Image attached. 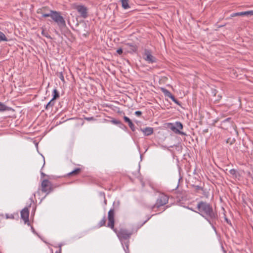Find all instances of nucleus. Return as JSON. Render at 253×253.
<instances>
[{
    "label": "nucleus",
    "mask_w": 253,
    "mask_h": 253,
    "mask_svg": "<svg viewBox=\"0 0 253 253\" xmlns=\"http://www.w3.org/2000/svg\"><path fill=\"white\" fill-rule=\"evenodd\" d=\"M198 211H196L204 217L214 229L213 221L217 218V214L213 211L211 205L205 202H200L197 204Z\"/></svg>",
    "instance_id": "nucleus-1"
},
{
    "label": "nucleus",
    "mask_w": 253,
    "mask_h": 253,
    "mask_svg": "<svg viewBox=\"0 0 253 253\" xmlns=\"http://www.w3.org/2000/svg\"><path fill=\"white\" fill-rule=\"evenodd\" d=\"M114 210L113 209H111L109 210L108 213V222L107 223V226L113 229V231L117 234V236L120 239H128L131 235V233L125 229H121L120 231L118 232L117 229L114 228Z\"/></svg>",
    "instance_id": "nucleus-2"
},
{
    "label": "nucleus",
    "mask_w": 253,
    "mask_h": 253,
    "mask_svg": "<svg viewBox=\"0 0 253 253\" xmlns=\"http://www.w3.org/2000/svg\"><path fill=\"white\" fill-rule=\"evenodd\" d=\"M43 17H50L60 28H64L66 26V22L64 18L60 15L59 12L56 11L50 10L48 14H44Z\"/></svg>",
    "instance_id": "nucleus-3"
},
{
    "label": "nucleus",
    "mask_w": 253,
    "mask_h": 253,
    "mask_svg": "<svg viewBox=\"0 0 253 253\" xmlns=\"http://www.w3.org/2000/svg\"><path fill=\"white\" fill-rule=\"evenodd\" d=\"M168 197L164 194H161L158 198L156 204L152 206L151 208L153 211H156V208L158 209L161 206L165 205L168 203Z\"/></svg>",
    "instance_id": "nucleus-4"
},
{
    "label": "nucleus",
    "mask_w": 253,
    "mask_h": 253,
    "mask_svg": "<svg viewBox=\"0 0 253 253\" xmlns=\"http://www.w3.org/2000/svg\"><path fill=\"white\" fill-rule=\"evenodd\" d=\"M41 187L42 192L47 194L49 193L53 190L51 182L47 179H44L42 181Z\"/></svg>",
    "instance_id": "nucleus-5"
},
{
    "label": "nucleus",
    "mask_w": 253,
    "mask_h": 253,
    "mask_svg": "<svg viewBox=\"0 0 253 253\" xmlns=\"http://www.w3.org/2000/svg\"><path fill=\"white\" fill-rule=\"evenodd\" d=\"M143 59L148 63L156 62V58L152 55L151 51L149 49L144 50Z\"/></svg>",
    "instance_id": "nucleus-6"
},
{
    "label": "nucleus",
    "mask_w": 253,
    "mask_h": 253,
    "mask_svg": "<svg viewBox=\"0 0 253 253\" xmlns=\"http://www.w3.org/2000/svg\"><path fill=\"white\" fill-rule=\"evenodd\" d=\"M75 9L79 13L81 16L84 18H86L88 16L87 8L83 5H76Z\"/></svg>",
    "instance_id": "nucleus-7"
},
{
    "label": "nucleus",
    "mask_w": 253,
    "mask_h": 253,
    "mask_svg": "<svg viewBox=\"0 0 253 253\" xmlns=\"http://www.w3.org/2000/svg\"><path fill=\"white\" fill-rule=\"evenodd\" d=\"M170 128L176 134L185 135V133L180 130L183 128L182 124L179 122H176L174 125L171 124Z\"/></svg>",
    "instance_id": "nucleus-8"
},
{
    "label": "nucleus",
    "mask_w": 253,
    "mask_h": 253,
    "mask_svg": "<svg viewBox=\"0 0 253 253\" xmlns=\"http://www.w3.org/2000/svg\"><path fill=\"white\" fill-rule=\"evenodd\" d=\"M29 211L27 208H24L21 211V217L25 223L29 221Z\"/></svg>",
    "instance_id": "nucleus-9"
},
{
    "label": "nucleus",
    "mask_w": 253,
    "mask_h": 253,
    "mask_svg": "<svg viewBox=\"0 0 253 253\" xmlns=\"http://www.w3.org/2000/svg\"><path fill=\"white\" fill-rule=\"evenodd\" d=\"M124 119L125 122L128 124V125L129 127H130V128L131 129V130L132 131H134L135 130V126L132 122L131 120L126 116H124Z\"/></svg>",
    "instance_id": "nucleus-10"
},
{
    "label": "nucleus",
    "mask_w": 253,
    "mask_h": 253,
    "mask_svg": "<svg viewBox=\"0 0 253 253\" xmlns=\"http://www.w3.org/2000/svg\"><path fill=\"white\" fill-rule=\"evenodd\" d=\"M253 11H244V12L233 13L231 15V16L233 17L238 16H244V15H253Z\"/></svg>",
    "instance_id": "nucleus-11"
},
{
    "label": "nucleus",
    "mask_w": 253,
    "mask_h": 253,
    "mask_svg": "<svg viewBox=\"0 0 253 253\" xmlns=\"http://www.w3.org/2000/svg\"><path fill=\"white\" fill-rule=\"evenodd\" d=\"M141 130L143 132L145 136L150 135L154 131L153 128L151 127H146L144 128H141Z\"/></svg>",
    "instance_id": "nucleus-12"
},
{
    "label": "nucleus",
    "mask_w": 253,
    "mask_h": 253,
    "mask_svg": "<svg viewBox=\"0 0 253 253\" xmlns=\"http://www.w3.org/2000/svg\"><path fill=\"white\" fill-rule=\"evenodd\" d=\"M160 89L166 96H167L170 99L173 96L168 89H166L165 88L161 87Z\"/></svg>",
    "instance_id": "nucleus-13"
},
{
    "label": "nucleus",
    "mask_w": 253,
    "mask_h": 253,
    "mask_svg": "<svg viewBox=\"0 0 253 253\" xmlns=\"http://www.w3.org/2000/svg\"><path fill=\"white\" fill-rule=\"evenodd\" d=\"M122 6L125 9H127L130 8L128 4V0H121Z\"/></svg>",
    "instance_id": "nucleus-14"
},
{
    "label": "nucleus",
    "mask_w": 253,
    "mask_h": 253,
    "mask_svg": "<svg viewBox=\"0 0 253 253\" xmlns=\"http://www.w3.org/2000/svg\"><path fill=\"white\" fill-rule=\"evenodd\" d=\"M9 110V107L4 104L0 102V112H3Z\"/></svg>",
    "instance_id": "nucleus-15"
},
{
    "label": "nucleus",
    "mask_w": 253,
    "mask_h": 253,
    "mask_svg": "<svg viewBox=\"0 0 253 253\" xmlns=\"http://www.w3.org/2000/svg\"><path fill=\"white\" fill-rule=\"evenodd\" d=\"M54 99L52 98V99L46 105L45 109L47 110L49 108L52 107L54 106Z\"/></svg>",
    "instance_id": "nucleus-16"
},
{
    "label": "nucleus",
    "mask_w": 253,
    "mask_h": 253,
    "mask_svg": "<svg viewBox=\"0 0 253 253\" xmlns=\"http://www.w3.org/2000/svg\"><path fill=\"white\" fill-rule=\"evenodd\" d=\"M106 222V217L104 216L103 218L100 220V221L98 223V226L99 227H102L105 225Z\"/></svg>",
    "instance_id": "nucleus-17"
},
{
    "label": "nucleus",
    "mask_w": 253,
    "mask_h": 253,
    "mask_svg": "<svg viewBox=\"0 0 253 253\" xmlns=\"http://www.w3.org/2000/svg\"><path fill=\"white\" fill-rule=\"evenodd\" d=\"M81 171V169L80 168H77L75 170L70 172L68 174L69 175H76L78 174Z\"/></svg>",
    "instance_id": "nucleus-18"
},
{
    "label": "nucleus",
    "mask_w": 253,
    "mask_h": 253,
    "mask_svg": "<svg viewBox=\"0 0 253 253\" xmlns=\"http://www.w3.org/2000/svg\"><path fill=\"white\" fill-rule=\"evenodd\" d=\"M53 99H56L58 98L59 97V93L58 92V91L56 89H54L53 91Z\"/></svg>",
    "instance_id": "nucleus-19"
},
{
    "label": "nucleus",
    "mask_w": 253,
    "mask_h": 253,
    "mask_svg": "<svg viewBox=\"0 0 253 253\" xmlns=\"http://www.w3.org/2000/svg\"><path fill=\"white\" fill-rule=\"evenodd\" d=\"M45 9V7H43L42 8H39L37 10V13L39 14H41L42 15V17H44L43 14H46V13L44 12Z\"/></svg>",
    "instance_id": "nucleus-20"
},
{
    "label": "nucleus",
    "mask_w": 253,
    "mask_h": 253,
    "mask_svg": "<svg viewBox=\"0 0 253 253\" xmlns=\"http://www.w3.org/2000/svg\"><path fill=\"white\" fill-rule=\"evenodd\" d=\"M111 122H112L113 124H115V125H121V126H124V125H123V124H122L121 123V122H120V121H118V120H115V119L112 120V121H111Z\"/></svg>",
    "instance_id": "nucleus-21"
},
{
    "label": "nucleus",
    "mask_w": 253,
    "mask_h": 253,
    "mask_svg": "<svg viewBox=\"0 0 253 253\" xmlns=\"http://www.w3.org/2000/svg\"><path fill=\"white\" fill-rule=\"evenodd\" d=\"M171 99L172 100V101H173L176 104H177L178 105H180V102L176 99H175V98L174 97V96H173L171 97Z\"/></svg>",
    "instance_id": "nucleus-22"
},
{
    "label": "nucleus",
    "mask_w": 253,
    "mask_h": 253,
    "mask_svg": "<svg viewBox=\"0 0 253 253\" xmlns=\"http://www.w3.org/2000/svg\"><path fill=\"white\" fill-rule=\"evenodd\" d=\"M42 34L47 38H50V36L48 34L47 32H46L44 30H43L42 32Z\"/></svg>",
    "instance_id": "nucleus-23"
},
{
    "label": "nucleus",
    "mask_w": 253,
    "mask_h": 253,
    "mask_svg": "<svg viewBox=\"0 0 253 253\" xmlns=\"http://www.w3.org/2000/svg\"><path fill=\"white\" fill-rule=\"evenodd\" d=\"M84 119H85V120H87L88 121L95 120V119L93 117H86Z\"/></svg>",
    "instance_id": "nucleus-24"
},
{
    "label": "nucleus",
    "mask_w": 253,
    "mask_h": 253,
    "mask_svg": "<svg viewBox=\"0 0 253 253\" xmlns=\"http://www.w3.org/2000/svg\"><path fill=\"white\" fill-rule=\"evenodd\" d=\"M130 46L131 47V49L133 51L135 52L136 51L137 47L136 45H130Z\"/></svg>",
    "instance_id": "nucleus-25"
},
{
    "label": "nucleus",
    "mask_w": 253,
    "mask_h": 253,
    "mask_svg": "<svg viewBox=\"0 0 253 253\" xmlns=\"http://www.w3.org/2000/svg\"><path fill=\"white\" fill-rule=\"evenodd\" d=\"M59 78L60 79V80L62 81H64V76H63V75L62 74V72H61L60 73V75H59Z\"/></svg>",
    "instance_id": "nucleus-26"
},
{
    "label": "nucleus",
    "mask_w": 253,
    "mask_h": 253,
    "mask_svg": "<svg viewBox=\"0 0 253 253\" xmlns=\"http://www.w3.org/2000/svg\"><path fill=\"white\" fill-rule=\"evenodd\" d=\"M135 114L137 116H140L142 114V112L140 111H137L135 112Z\"/></svg>",
    "instance_id": "nucleus-27"
},
{
    "label": "nucleus",
    "mask_w": 253,
    "mask_h": 253,
    "mask_svg": "<svg viewBox=\"0 0 253 253\" xmlns=\"http://www.w3.org/2000/svg\"><path fill=\"white\" fill-rule=\"evenodd\" d=\"M231 174L234 175L236 173V170L234 169H232L229 171Z\"/></svg>",
    "instance_id": "nucleus-28"
},
{
    "label": "nucleus",
    "mask_w": 253,
    "mask_h": 253,
    "mask_svg": "<svg viewBox=\"0 0 253 253\" xmlns=\"http://www.w3.org/2000/svg\"><path fill=\"white\" fill-rule=\"evenodd\" d=\"M117 52L119 54L121 55V54H122V53H123V50H122V48H119V49H117Z\"/></svg>",
    "instance_id": "nucleus-29"
},
{
    "label": "nucleus",
    "mask_w": 253,
    "mask_h": 253,
    "mask_svg": "<svg viewBox=\"0 0 253 253\" xmlns=\"http://www.w3.org/2000/svg\"><path fill=\"white\" fill-rule=\"evenodd\" d=\"M194 187L195 188V189L196 190H202V188L201 186H198V185H196V186H194Z\"/></svg>",
    "instance_id": "nucleus-30"
},
{
    "label": "nucleus",
    "mask_w": 253,
    "mask_h": 253,
    "mask_svg": "<svg viewBox=\"0 0 253 253\" xmlns=\"http://www.w3.org/2000/svg\"><path fill=\"white\" fill-rule=\"evenodd\" d=\"M55 253H61V248H60V249L58 251H56Z\"/></svg>",
    "instance_id": "nucleus-31"
},
{
    "label": "nucleus",
    "mask_w": 253,
    "mask_h": 253,
    "mask_svg": "<svg viewBox=\"0 0 253 253\" xmlns=\"http://www.w3.org/2000/svg\"><path fill=\"white\" fill-rule=\"evenodd\" d=\"M41 173L42 176H44L45 175V174L43 172H41Z\"/></svg>",
    "instance_id": "nucleus-32"
},
{
    "label": "nucleus",
    "mask_w": 253,
    "mask_h": 253,
    "mask_svg": "<svg viewBox=\"0 0 253 253\" xmlns=\"http://www.w3.org/2000/svg\"><path fill=\"white\" fill-rule=\"evenodd\" d=\"M230 120V118H227V119L225 120V121H229Z\"/></svg>",
    "instance_id": "nucleus-33"
},
{
    "label": "nucleus",
    "mask_w": 253,
    "mask_h": 253,
    "mask_svg": "<svg viewBox=\"0 0 253 253\" xmlns=\"http://www.w3.org/2000/svg\"><path fill=\"white\" fill-rule=\"evenodd\" d=\"M120 127H122V128H123V127L126 128V126H125L124 125V126L121 125Z\"/></svg>",
    "instance_id": "nucleus-34"
},
{
    "label": "nucleus",
    "mask_w": 253,
    "mask_h": 253,
    "mask_svg": "<svg viewBox=\"0 0 253 253\" xmlns=\"http://www.w3.org/2000/svg\"><path fill=\"white\" fill-rule=\"evenodd\" d=\"M225 220H226V221L227 222H228V219H227V218H225Z\"/></svg>",
    "instance_id": "nucleus-35"
}]
</instances>
